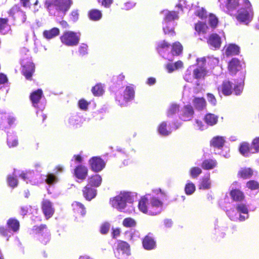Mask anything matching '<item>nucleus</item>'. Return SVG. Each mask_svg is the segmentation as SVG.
I'll list each match as a JSON object with an SVG mask.
<instances>
[{
    "label": "nucleus",
    "mask_w": 259,
    "mask_h": 259,
    "mask_svg": "<svg viewBox=\"0 0 259 259\" xmlns=\"http://www.w3.org/2000/svg\"><path fill=\"white\" fill-rule=\"evenodd\" d=\"M204 120L207 124L212 126L217 123L218 117L213 114L207 113L204 116Z\"/></svg>",
    "instance_id": "nucleus-34"
},
{
    "label": "nucleus",
    "mask_w": 259,
    "mask_h": 259,
    "mask_svg": "<svg viewBox=\"0 0 259 259\" xmlns=\"http://www.w3.org/2000/svg\"><path fill=\"white\" fill-rule=\"evenodd\" d=\"M208 22L210 27L214 29L218 25L219 19L214 14L210 13L208 15Z\"/></svg>",
    "instance_id": "nucleus-39"
},
{
    "label": "nucleus",
    "mask_w": 259,
    "mask_h": 259,
    "mask_svg": "<svg viewBox=\"0 0 259 259\" xmlns=\"http://www.w3.org/2000/svg\"><path fill=\"white\" fill-rule=\"evenodd\" d=\"M88 174V168L81 164L78 165L75 167L74 169V175L78 179L84 180L87 178Z\"/></svg>",
    "instance_id": "nucleus-14"
},
{
    "label": "nucleus",
    "mask_w": 259,
    "mask_h": 259,
    "mask_svg": "<svg viewBox=\"0 0 259 259\" xmlns=\"http://www.w3.org/2000/svg\"><path fill=\"white\" fill-rule=\"evenodd\" d=\"M233 83L229 80H225L223 82L221 86L218 88L219 90H221L222 93L225 96H229L232 94L233 92Z\"/></svg>",
    "instance_id": "nucleus-19"
},
{
    "label": "nucleus",
    "mask_w": 259,
    "mask_h": 259,
    "mask_svg": "<svg viewBox=\"0 0 259 259\" xmlns=\"http://www.w3.org/2000/svg\"><path fill=\"white\" fill-rule=\"evenodd\" d=\"M58 181V178L53 174H49L47 176L46 182L48 185H53Z\"/></svg>",
    "instance_id": "nucleus-52"
},
{
    "label": "nucleus",
    "mask_w": 259,
    "mask_h": 259,
    "mask_svg": "<svg viewBox=\"0 0 259 259\" xmlns=\"http://www.w3.org/2000/svg\"><path fill=\"white\" fill-rule=\"evenodd\" d=\"M32 173L30 171L23 172L20 174V177L24 180H29L32 178Z\"/></svg>",
    "instance_id": "nucleus-64"
},
{
    "label": "nucleus",
    "mask_w": 259,
    "mask_h": 259,
    "mask_svg": "<svg viewBox=\"0 0 259 259\" xmlns=\"http://www.w3.org/2000/svg\"><path fill=\"white\" fill-rule=\"evenodd\" d=\"M132 201V197L131 193L124 192L110 199V202L113 207L121 210L125 207L127 202Z\"/></svg>",
    "instance_id": "nucleus-3"
},
{
    "label": "nucleus",
    "mask_w": 259,
    "mask_h": 259,
    "mask_svg": "<svg viewBox=\"0 0 259 259\" xmlns=\"http://www.w3.org/2000/svg\"><path fill=\"white\" fill-rule=\"evenodd\" d=\"M253 175V170L250 167L241 168L237 173V177L243 179L250 178Z\"/></svg>",
    "instance_id": "nucleus-22"
},
{
    "label": "nucleus",
    "mask_w": 259,
    "mask_h": 259,
    "mask_svg": "<svg viewBox=\"0 0 259 259\" xmlns=\"http://www.w3.org/2000/svg\"><path fill=\"white\" fill-rule=\"evenodd\" d=\"M82 191L83 197L88 201H91L97 195V190L89 185L84 187Z\"/></svg>",
    "instance_id": "nucleus-15"
},
{
    "label": "nucleus",
    "mask_w": 259,
    "mask_h": 259,
    "mask_svg": "<svg viewBox=\"0 0 259 259\" xmlns=\"http://www.w3.org/2000/svg\"><path fill=\"white\" fill-rule=\"evenodd\" d=\"M90 102L87 101L84 99H81L78 101V105L79 108L82 110H87Z\"/></svg>",
    "instance_id": "nucleus-56"
},
{
    "label": "nucleus",
    "mask_w": 259,
    "mask_h": 259,
    "mask_svg": "<svg viewBox=\"0 0 259 259\" xmlns=\"http://www.w3.org/2000/svg\"><path fill=\"white\" fill-rule=\"evenodd\" d=\"M240 52L239 47L235 44H230L227 47L225 53L227 56L237 55Z\"/></svg>",
    "instance_id": "nucleus-32"
},
{
    "label": "nucleus",
    "mask_w": 259,
    "mask_h": 259,
    "mask_svg": "<svg viewBox=\"0 0 259 259\" xmlns=\"http://www.w3.org/2000/svg\"><path fill=\"white\" fill-rule=\"evenodd\" d=\"M195 15L200 19H203L206 17V11L204 8H201L195 12Z\"/></svg>",
    "instance_id": "nucleus-58"
},
{
    "label": "nucleus",
    "mask_w": 259,
    "mask_h": 259,
    "mask_svg": "<svg viewBox=\"0 0 259 259\" xmlns=\"http://www.w3.org/2000/svg\"><path fill=\"white\" fill-rule=\"evenodd\" d=\"M211 182L210 180V174L204 176L201 179L199 185V189H208L210 188Z\"/></svg>",
    "instance_id": "nucleus-33"
},
{
    "label": "nucleus",
    "mask_w": 259,
    "mask_h": 259,
    "mask_svg": "<svg viewBox=\"0 0 259 259\" xmlns=\"http://www.w3.org/2000/svg\"><path fill=\"white\" fill-rule=\"evenodd\" d=\"M91 169L95 172L102 170L105 167L106 163L100 157L94 156L89 161Z\"/></svg>",
    "instance_id": "nucleus-8"
},
{
    "label": "nucleus",
    "mask_w": 259,
    "mask_h": 259,
    "mask_svg": "<svg viewBox=\"0 0 259 259\" xmlns=\"http://www.w3.org/2000/svg\"><path fill=\"white\" fill-rule=\"evenodd\" d=\"M35 71L34 64L32 62H28L23 65L22 72L25 78L31 80L32 76Z\"/></svg>",
    "instance_id": "nucleus-13"
},
{
    "label": "nucleus",
    "mask_w": 259,
    "mask_h": 259,
    "mask_svg": "<svg viewBox=\"0 0 259 259\" xmlns=\"http://www.w3.org/2000/svg\"><path fill=\"white\" fill-rule=\"evenodd\" d=\"M138 207L142 212L154 215L162 211L163 202L158 198L147 194L141 197L139 202Z\"/></svg>",
    "instance_id": "nucleus-1"
},
{
    "label": "nucleus",
    "mask_w": 259,
    "mask_h": 259,
    "mask_svg": "<svg viewBox=\"0 0 259 259\" xmlns=\"http://www.w3.org/2000/svg\"><path fill=\"white\" fill-rule=\"evenodd\" d=\"M102 181V179L100 175L96 174L92 176L88 179V184L89 186L95 187H99Z\"/></svg>",
    "instance_id": "nucleus-27"
},
{
    "label": "nucleus",
    "mask_w": 259,
    "mask_h": 259,
    "mask_svg": "<svg viewBox=\"0 0 259 259\" xmlns=\"http://www.w3.org/2000/svg\"><path fill=\"white\" fill-rule=\"evenodd\" d=\"M143 247L147 250H151L156 246V242L152 237L149 234L145 236L142 241Z\"/></svg>",
    "instance_id": "nucleus-20"
},
{
    "label": "nucleus",
    "mask_w": 259,
    "mask_h": 259,
    "mask_svg": "<svg viewBox=\"0 0 259 259\" xmlns=\"http://www.w3.org/2000/svg\"><path fill=\"white\" fill-rule=\"evenodd\" d=\"M135 97V90L132 85L126 87L123 93V98L125 102L133 100Z\"/></svg>",
    "instance_id": "nucleus-26"
},
{
    "label": "nucleus",
    "mask_w": 259,
    "mask_h": 259,
    "mask_svg": "<svg viewBox=\"0 0 259 259\" xmlns=\"http://www.w3.org/2000/svg\"><path fill=\"white\" fill-rule=\"evenodd\" d=\"M217 161L213 159H206L204 160L201 163V167L205 170L212 169L215 167Z\"/></svg>",
    "instance_id": "nucleus-30"
},
{
    "label": "nucleus",
    "mask_w": 259,
    "mask_h": 259,
    "mask_svg": "<svg viewBox=\"0 0 259 259\" xmlns=\"http://www.w3.org/2000/svg\"><path fill=\"white\" fill-rule=\"evenodd\" d=\"M202 173V170L200 168L197 166H194L191 168L190 174L192 178H196Z\"/></svg>",
    "instance_id": "nucleus-51"
},
{
    "label": "nucleus",
    "mask_w": 259,
    "mask_h": 259,
    "mask_svg": "<svg viewBox=\"0 0 259 259\" xmlns=\"http://www.w3.org/2000/svg\"><path fill=\"white\" fill-rule=\"evenodd\" d=\"M180 106L176 103L171 104L166 111L167 117H171L178 113L180 111Z\"/></svg>",
    "instance_id": "nucleus-35"
},
{
    "label": "nucleus",
    "mask_w": 259,
    "mask_h": 259,
    "mask_svg": "<svg viewBox=\"0 0 259 259\" xmlns=\"http://www.w3.org/2000/svg\"><path fill=\"white\" fill-rule=\"evenodd\" d=\"M7 180L10 187L15 188L17 186L18 181L16 176L9 175L8 176Z\"/></svg>",
    "instance_id": "nucleus-48"
},
{
    "label": "nucleus",
    "mask_w": 259,
    "mask_h": 259,
    "mask_svg": "<svg viewBox=\"0 0 259 259\" xmlns=\"http://www.w3.org/2000/svg\"><path fill=\"white\" fill-rule=\"evenodd\" d=\"M71 4V0H54L53 2L48 3L47 7L49 8L53 6L57 11L65 13L70 9Z\"/></svg>",
    "instance_id": "nucleus-6"
},
{
    "label": "nucleus",
    "mask_w": 259,
    "mask_h": 259,
    "mask_svg": "<svg viewBox=\"0 0 259 259\" xmlns=\"http://www.w3.org/2000/svg\"><path fill=\"white\" fill-rule=\"evenodd\" d=\"M122 225L127 228L134 227L136 226V222L133 218H126L123 220Z\"/></svg>",
    "instance_id": "nucleus-46"
},
{
    "label": "nucleus",
    "mask_w": 259,
    "mask_h": 259,
    "mask_svg": "<svg viewBox=\"0 0 259 259\" xmlns=\"http://www.w3.org/2000/svg\"><path fill=\"white\" fill-rule=\"evenodd\" d=\"M170 46V44L164 40L157 44L156 50L159 52L164 49H167L169 48Z\"/></svg>",
    "instance_id": "nucleus-53"
},
{
    "label": "nucleus",
    "mask_w": 259,
    "mask_h": 259,
    "mask_svg": "<svg viewBox=\"0 0 259 259\" xmlns=\"http://www.w3.org/2000/svg\"><path fill=\"white\" fill-rule=\"evenodd\" d=\"M43 95L41 89H37V90L32 92L30 95V100L31 101L33 106L35 107H38V104L39 102Z\"/></svg>",
    "instance_id": "nucleus-16"
},
{
    "label": "nucleus",
    "mask_w": 259,
    "mask_h": 259,
    "mask_svg": "<svg viewBox=\"0 0 259 259\" xmlns=\"http://www.w3.org/2000/svg\"><path fill=\"white\" fill-rule=\"evenodd\" d=\"M243 84L241 83L235 85L234 88L233 89L236 95H240L243 91Z\"/></svg>",
    "instance_id": "nucleus-60"
},
{
    "label": "nucleus",
    "mask_w": 259,
    "mask_h": 259,
    "mask_svg": "<svg viewBox=\"0 0 259 259\" xmlns=\"http://www.w3.org/2000/svg\"><path fill=\"white\" fill-rule=\"evenodd\" d=\"M89 47L87 44L82 43L78 48V52L80 56L83 57L88 54Z\"/></svg>",
    "instance_id": "nucleus-45"
},
{
    "label": "nucleus",
    "mask_w": 259,
    "mask_h": 259,
    "mask_svg": "<svg viewBox=\"0 0 259 259\" xmlns=\"http://www.w3.org/2000/svg\"><path fill=\"white\" fill-rule=\"evenodd\" d=\"M253 13L251 9H241L238 11L236 18L240 23L248 24L252 20Z\"/></svg>",
    "instance_id": "nucleus-5"
},
{
    "label": "nucleus",
    "mask_w": 259,
    "mask_h": 259,
    "mask_svg": "<svg viewBox=\"0 0 259 259\" xmlns=\"http://www.w3.org/2000/svg\"><path fill=\"white\" fill-rule=\"evenodd\" d=\"M236 208L238 212L244 214H247L248 210L246 205L244 204H238L236 205Z\"/></svg>",
    "instance_id": "nucleus-57"
},
{
    "label": "nucleus",
    "mask_w": 259,
    "mask_h": 259,
    "mask_svg": "<svg viewBox=\"0 0 259 259\" xmlns=\"http://www.w3.org/2000/svg\"><path fill=\"white\" fill-rule=\"evenodd\" d=\"M7 227L9 228L13 233H16L20 229V222L15 218H11L7 221Z\"/></svg>",
    "instance_id": "nucleus-21"
},
{
    "label": "nucleus",
    "mask_w": 259,
    "mask_h": 259,
    "mask_svg": "<svg viewBox=\"0 0 259 259\" xmlns=\"http://www.w3.org/2000/svg\"><path fill=\"white\" fill-rule=\"evenodd\" d=\"M8 14L20 23H23L26 21L25 12L22 11L18 5H16L11 8L8 11Z\"/></svg>",
    "instance_id": "nucleus-7"
},
{
    "label": "nucleus",
    "mask_w": 259,
    "mask_h": 259,
    "mask_svg": "<svg viewBox=\"0 0 259 259\" xmlns=\"http://www.w3.org/2000/svg\"><path fill=\"white\" fill-rule=\"evenodd\" d=\"M194 114V111L193 107L190 105H187L183 107L179 117L183 121H189L193 118Z\"/></svg>",
    "instance_id": "nucleus-11"
},
{
    "label": "nucleus",
    "mask_w": 259,
    "mask_h": 259,
    "mask_svg": "<svg viewBox=\"0 0 259 259\" xmlns=\"http://www.w3.org/2000/svg\"><path fill=\"white\" fill-rule=\"evenodd\" d=\"M207 43L214 50L219 49L222 44L221 37L216 33H211L207 39Z\"/></svg>",
    "instance_id": "nucleus-10"
},
{
    "label": "nucleus",
    "mask_w": 259,
    "mask_h": 259,
    "mask_svg": "<svg viewBox=\"0 0 259 259\" xmlns=\"http://www.w3.org/2000/svg\"><path fill=\"white\" fill-rule=\"evenodd\" d=\"M41 208L47 220L52 218L55 213V208L53 203L48 199H44L41 201Z\"/></svg>",
    "instance_id": "nucleus-9"
},
{
    "label": "nucleus",
    "mask_w": 259,
    "mask_h": 259,
    "mask_svg": "<svg viewBox=\"0 0 259 259\" xmlns=\"http://www.w3.org/2000/svg\"><path fill=\"white\" fill-rule=\"evenodd\" d=\"M230 195L234 201L241 202L245 199L244 193L239 189H232L230 192Z\"/></svg>",
    "instance_id": "nucleus-17"
},
{
    "label": "nucleus",
    "mask_w": 259,
    "mask_h": 259,
    "mask_svg": "<svg viewBox=\"0 0 259 259\" xmlns=\"http://www.w3.org/2000/svg\"><path fill=\"white\" fill-rule=\"evenodd\" d=\"M196 188L194 184L192 182H189L187 183L185 187V192L187 195H191L195 191Z\"/></svg>",
    "instance_id": "nucleus-44"
},
{
    "label": "nucleus",
    "mask_w": 259,
    "mask_h": 259,
    "mask_svg": "<svg viewBox=\"0 0 259 259\" xmlns=\"http://www.w3.org/2000/svg\"><path fill=\"white\" fill-rule=\"evenodd\" d=\"M110 225L108 223H104L102 225L100 228V232L102 234H106L109 231Z\"/></svg>",
    "instance_id": "nucleus-62"
},
{
    "label": "nucleus",
    "mask_w": 259,
    "mask_h": 259,
    "mask_svg": "<svg viewBox=\"0 0 259 259\" xmlns=\"http://www.w3.org/2000/svg\"><path fill=\"white\" fill-rule=\"evenodd\" d=\"M183 51V46L178 41L173 43L172 45L171 53L173 55L179 56L180 55Z\"/></svg>",
    "instance_id": "nucleus-38"
},
{
    "label": "nucleus",
    "mask_w": 259,
    "mask_h": 259,
    "mask_svg": "<svg viewBox=\"0 0 259 259\" xmlns=\"http://www.w3.org/2000/svg\"><path fill=\"white\" fill-rule=\"evenodd\" d=\"M117 250L119 252L121 251L123 253L127 254L130 251V245L125 241H120L118 242Z\"/></svg>",
    "instance_id": "nucleus-36"
},
{
    "label": "nucleus",
    "mask_w": 259,
    "mask_h": 259,
    "mask_svg": "<svg viewBox=\"0 0 259 259\" xmlns=\"http://www.w3.org/2000/svg\"><path fill=\"white\" fill-rule=\"evenodd\" d=\"M73 211L76 214L84 216L86 213L84 205L79 202H74L72 204Z\"/></svg>",
    "instance_id": "nucleus-23"
},
{
    "label": "nucleus",
    "mask_w": 259,
    "mask_h": 259,
    "mask_svg": "<svg viewBox=\"0 0 259 259\" xmlns=\"http://www.w3.org/2000/svg\"><path fill=\"white\" fill-rule=\"evenodd\" d=\"M239 6V0H226V7L229 11H232Z\"/></svg>",
    "instance_id": "nucleus-40"
},
{
    "label": "nucleus",
    "mask_w": 259,
    "mask_h": 259,
    "mask_svg": "<svg viewBox=\"0 0 259 259\" xmlns=\"http://www.w3.org/2000/svg\"><path fill=\"white\" fill-rule=\"evenodd\" d=\"M194 29L197 34L200 35L206 34L209 28L205 23L198 21L195 24Z\"/></svg>",
    "instance_id": "nucleus-25"
},
{
    "label": "nucleus",
    "mask_w": 259,
    "mask_h": 259,
    "mask_svg": "<svg viewBox=\"0 0 259 259\" xmlns=\"http://www.w3.org/2000/svg\"><path fill=\"white\" fill-rule=\"evenodd\" d=\"M239 152L244 156L247 157L250 154H252V149L251 145L248 142H243L240 143L239 147Z\"/></svg>",
    "instance_id": "nucleus-18"
},
{
    "label": "nucleus",
    "mask_w": 259,
    "mask_h": 259,
    "mask_svg": "<svg viewBox=\"0 0 259 259\" xmlns=\"http://www.w3.org/2000/svg\"><path fill=\"white\" fill-rule=\"evenodd\" d=\"M98 3L105 8H109L113 3V0H97Z\"/></svg>",
    "instance_id": "nucleus-61"
},
{
    "label": "nucleus",
    "mask_w": 259,
    "mask_h": 259,
    "mask_svg": "<svg viewBox=\"0 0 259 259\" xmlns=\"http://www.w3.org/2000/svg\"><path fill=\"white\" fill-rule=\"evenodd\" d=\"M88 16L90 20L94 21H97L102 18V13L99 10L93 9L88 12Z\"/></svg>",
    "instance_id": "nucleus-28"
},
{
    "label": "nucleus",
    "mask_w": 259,
    "mask_h": 259,
    "mask_svg": "<svg viewBox=\"0 0 259 259\" xmlns=\"http://www.w3.org/2000/svg\"><path fill=\"white\" fill-rule=\"evenodd\" d=\"M0 235L6 238L7 240H9L13 235V232L7 227L0 226Z\"/></svg>",
    "instance_id": "nucleus-41"
},
{
    "label": "nucleus",
    "mask_w": 259,
    "mask_h": 259,
    "mask_svg": "<svg viewBox=\"0 0 259 259\" xmlns=\"http://www.w3.org/2000/svg\"><path fill=\"white\" fill-rule=\"evenodd\" d=\"M225 140L223 137L216 136L213 137L210 141V146L215 148L221 149L225 144Z\"/></svg>",
    "instance_id": "nucleus-29"
},
{
    "label": "nucleus",
    "mask_w": 259,
    "mask_h": 259,
    "mask_svg": "<svg viewBox=\"0 0 259 259\" xmlns=\"http://www.w3.org/2000/svg\"><path fill=\"white\" fill-rule=\"evenodd\" d=\"M179 18L178 13L176 11L168 12L164 17L166 21L169 22Z\"/></svg>",
    "instance_id": "nucleus-43"
},
{
    "label": "nucleus",
    "mask_w": 259,
    "mask_h": 259,
    "mask_svg": "<svg viewBox=\"0 0 259 259\" xmlns=\"http://www.w3.org/2000/svg\"><path fill=\"white\" fill-rule=\"evenodd\" d=\"M9 21L8 18H0V33H2L9 26Z\"/></svg>",
    "instance_id": "nucleus-55"
},
{
    "label": "nucleus",
    "mask_w": 259,
    "mask_h": 259,
    "mask_svg": "<svg viewBox=\"0 0 259 259\" xmlns=\"http://www.w3.org/2000/svg\"><path fill=\"white\" fill-rule=\"evenodd\" d=\"M198 66L193 70V75L187 70L184 75V79L187 82H192L193 79H204L207 74L206 67V59L204 57L198 58L196 60Z\"/></svg>",
    "instance_id": "nucleus-2"
},
{
    "label": "nucleus",
    "mask_w": 259,
    "mask_h": 259,
    "mask_svg": "<svg viewBox=\"0 0 259 259\" xmlns=\"http://www.w3.org/2000/svg\"><path fill=\"white\" fill-rule=\"evenodd\" d=\"M164 33L166 35L174 36L175 32L174 28H169L168 26H165L163 28Z\"/></svg>",
    "instance_id": "nucleus-63"
},
{
    "label": "nucleus",
    "mask_w": 259,
    "mask_h": 259,
    "mask_svg": "<svg viewBox=\"0 0 259 259\" xmlns=\"http://www.w3.org/2000/svg\"><path fill=\"white\" fill-rule=\"evenodd\" d=\"M60 34V30L58 28L53 27L49 30H45L43 31V36L47 39H52Z\"/></svg>",
    "instance_id": "nucleus-24"
},
{
    "label": "nucleus",
    "mask_w": 259,
    "mask_h": 259,
    "mask_svg": "<svg viewBox=\"0 0 259 259\" xmlns=\"http://www.w3.org/2000/svg\"><path fill=\"white\" fill-rule=\"evenodd\" d=\"M92 92L95 96H100L104 93L103 87L101 83H97L92 89Z\"/></svg>",
    "instance_id": "nucleus-42"
},
{
    "label": "nucleus",
    "mask_w": 259,
    "mask_h": 259,
    "mask_svg": "<svg viewBox=\"0 0 259 259\" xmlns=\"http://www.w3.org/2000/svg\"><path fill=\"white\" fill-rule=\"evenodd\" d=\"M246 187L252 191L259 189V183L255 180H250L247 182Z\"/></svg>",
    "instance_id": "nucleus-47"
},
{
    "label": "nucleus",
    "mask_w": 259,
    "mask_h": 259,
    "mask_svg": "<svg viewBox=\"0 0 259 259\" xmlns=\"http://www.w3.org/2000/svg\"><path fill=\"white\" fill-rule=\"evenodd\" d=\"M47 226L45 224H41L39 226H35L34 227L33 230L37 234H40L44 232L45 230H46Z\"/></svg>",
    "instance_id": "nucleus-59"
},
{
    "label": "nucleus",
    "mask_w": 259,
    "mask_h": 259,
    "mask_svg": "<svg viewBox=\"0 0 259 259\" xmlns=\"http://www.w3.org/2000/svg\"><path fill=\"white\" fill-rule=\"evenodd\" d=\"M61 43L67 47H75L80 41L79 35L73 31L67 30L63 32L60 37Z\"/></svg>",
    "instance_id": "nucleus-4"
},
{
    "label": "nucleus",
    "mask_w": 259,
    "mask_h": 259,
    "mask_svg": "<svg viewBox=\"0 0 259 259\" xmlns=\"http://www.w3.org/2000/svg\"><path fill=\"white\" fill-rule=\"evenodd\" d=\"M252 154L259 153V137L254 138L251 142Z\"/></svg>",
    "instance_id": "nucleus-49"
},
{
    "label": "nucleus",
    "mask_w": 259,
    "mask_h": 259,
    "mask_svg": "<svg viewBox=\"0 0 259 259\" xmlns=\"http://www.w3.org/2000/svg\"><path fill=\"white\" fill-rule=\"evenodd\" d=\"M242 68L240 60L237 58L232 59L228 63V69L230 74L235 75Z\"/></svg>",
    "instance_id": "nucleus-12"
},
{
    "label": "nucleus",
    "mask_w": 259,
    "mask_h": 259,
    "mask_svg": "<svg viewBox=\"0 0 259 259\" xmlns=\"http://www.w3.org/2000/svg\"><path fill=\"white\" fill-rule=\"evenodd\" d=\"M193 103L196 109L201 110L203 109L206 105L204 98L195 97L193 100Z\"/></svg>",
    "instance_id": "nucleus-31"
},
{
    "label": "nucleus",
    "mask_w": 259,
    "mask_h": 259,
    "mask_svg": "<svg viewBox=\"0 0 259 259\" xmlns=\"http://www.w3.org/2000/svg\"><path fill=\"white\" fill-rule=\"evenodd\" d=\"M7 144L9 147H14L18 145V140L15 136L10 135L8 136Z\"/></svg>",
    "instance_id": "nucleus-50"
},
{
    "label": "nucleus",
    "mask_w": 259,
    "mask_h": 259,
    "mask_svg": "<svg viewBox=\"0 0 259 259\" xmlns=\"http://www.w3.org/2000/svg\"><path fill=\"white\" fill-rule=\"evenodd\" d=\"M47 115L44 114L42 111H38L36 112V121L38 123H42L46 119Z\"/></svg>",
    "instance_id": "nucleus-54"
},
{
    "label": "nucleus",
    "mask_w": 259,
    "mask_h": 259,
    "mask_svg": "<svg viewBox=\"0 0 259 259\" xmlns=\"http://www.w3.org/2000/svg\"><path fill=\"white\" fill-rule=\"evenodd\" d=\"M158 132L161 135L164 136H167L171 133V131L167 127V123L165 121L162 122L159 125Z\"/></svg>",
    "instance_id": "nucleus-37"
}]
</instances>
